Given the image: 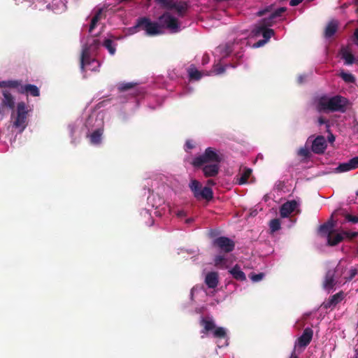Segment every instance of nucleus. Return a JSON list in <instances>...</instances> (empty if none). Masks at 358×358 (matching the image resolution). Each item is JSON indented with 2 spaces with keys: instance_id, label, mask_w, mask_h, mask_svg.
Masks as SVG:
<instances>
[{
  "instance_id": "1",
  "label": "nucleus",
  "mask_w": 358,
  "mask_h": 358,
  "mask_svg": "<svg viewBox=\"0 0 358 358\" xmlns=\"http://www.w3.org/2000/svg\"><path fill=\"white\" fill-rule=\"evenodd\" d=\"M349 105L347 98L341 95H335L331 97L322 96L317 101V110L320 111L345 113Z\"/></svg>"
},
{
  "instance_id": "2",
  "label": "nucleus",
  "mask_w": 358,
  "mask_h": 358,
  "mask_svg": "<svg viewBox=\"0 0 358 358\" xmlns=\"http://www.w3.org/2000/svg\"><path fill=\"white\" fill-rule=\"evenodd\" d=\"M28 113L26 103L22 101L17 104L16 112L11 115L13 127L19 133L22 132L28 125Z\"/></svg>"
},
{
  "instance_id": "3",
  "label": "nucleus",
  "mask_w": 358,
  "mask_h": 358,
  "mask_svg": "<svg viewBox=\"0 0 358 358\" xmlns=\"http://www.w3.org/2000/svg\"><path fill=\"white\" fill-rule=\"evenodd\" d=\"M222 160V156L214 148H207L203 154L195 157L192 164L196 168H200L206 164L220 163Z\"/></svg>"
},
{
  "instance_id": "4",
  "label": "nucleus",
  "mask_w": 358,
  "mask_h": 358,
  "mask_svg": "<svg viewBox=\"0 0 358 358\" xmlns=\"http://www.w3.org/2000/svg\"><path fill=\"white\" fill-rule=\"evenodd\" d=\"M1 87H13L17 93L30 94L32 96H38L40 94L38 88L31 84L22 85L20 80H9L0 81Z\"/></svg>"
},
{
  "instance_id": "5",
  "label": "nucleus",
  "mask_w": 358,
  "mask_h": 358,
  "mask_svg": "<svg viewBox=\"0 0 358 358\" xmlns=\"http://www.w3.org/2000/svg\"><path fill=\"white\" fill-rule=\"evenodd\" d=\"M99 46L100 41L92 38L91 42H89L83 47L80 57V69L83 73L85 72V66L90 65L91 62H98L96 59L90 57V54L96 52L99 48Z\"/></svg>"
},
{
  "instance_id": "6",
  "label": "nucleus",
  "mask_w": 358,
  "mask_h": 358,
  "mask_svg": "<svg viewBox=\"0 0 358 358\" xmlns=\"http://www.w3.org/2000/svg\"><path fill=\"white\" fill-rule=\"evenodd\" d=\"M133 29H134L136 31L141 29L144 30L146 35L151 36L161 33L159 24L157 22H152L147 17H139L136 20V23L134 26Z\"/></svg>"
},
{
  "instance_id": "7",
  "label": "nucleus",
  "mask_w": 358,
  "mask_h": 358,
  "mask_svg": "<svg viewBox=\"0 0 358 358\" xmlns=\"http://www.w3.org/2000/svg\"><path fill=\"white\" fill-rule=\"evenodd\" d=\"M189 187L196 199L210 201L213 199V191L209 187H202V184L196 179H192Z\"/></svg>"
},
{
  "instance_id": "8",
  "label": "nucleus",
  "mask_w": 358,
  "mask_h": 358,
  "mask_svg": "<svg viewBox=\"0 0 358 358\" xmlns=\"http://www.w3.org/2000/svg\"><path fill=\"white\" fill-rule=\"evenodd\" d=\"M201 325L203 327V334H207L212 331L214 338H224L227 337V331L224 327H215V323L212 319L203 317L201 320Z\"/></svg>"
},
{
  "instance_id": "9",
  "label": "nucleus",
  "mask_w": 358,
  "mask_h": 358,
  "mask_svg": "<svg viewBox=\"0 0 358 358\" xmlns=\"http://www.w3.org/2000/svg\"><path fill=\"white\" fill-rule=\"evenodd\" d=\"M212 247L220 253H229L234 250L236 243L229 238L219 236L212 241Z\"/></svg>"
},
{
  "instance_id": "10",
  "label": "nucleus",
  "mask_w": 358,
  "mask_h": 358,
  "mask_svg": "<svg viewBox=\"0 0 358 358\" xmlns=\"http://www.w3.org/2000/svg\"><path fill=\"white\" fill-rule=\"evenodd\" d=\"M273 6H267L266 8L261 9L257 12V15L259 17H262L268 13H271L268 17H265L262 20L264 24L273 25L275 20L278 17H281L282 13L286 10L285 7H280L274 11H273Z\"/></svg>"
},
{
  "instance_id": "11",
  "label": "nucleus",
  "mask_w": 358,
  "mask_h": 358,
  "mask_svg": "<svg viewBox=\"0 0 358 358\" xmlns=\"http://www.w3.org/2000/svg\"><path fill=\"white\" fill-rule=\"evenodd\" d=\"M162 8L175 9L179 15L182 16L187 10V4L185 3H177L173 0H155Z\"/></svg>"
},
{
  "instance_id": "12",
  "label": "nucleus",
  "mask_w": 358,
  "mask_h": 358,
  "mask_svg": "<svg viewBox=\"0 0 358 358\" xmlns=\"http://www.w3.org/2000/svg\"><path fill=\"white\" fill-rule=\"evenodd\" d=\"M159 24L172 31H176L178 28V22L176 18L173 17L169 13H164L158 18Z\"/></svg>"
},
{
  "instance_id": "13",
  "label": "nucleus",
  "mask_w": 358,
  "mask_h": 358,
  "mask_svg": "<svg viewBox=\"0 0 358 358\" xmlns=\"http://www.w3.org/2000/svg\"><path fill=\"white\" fill-rule=\"evenodd\" d=\"M3 98L1 99V105L3 107L9 108L13 110L15 108V97L12 94L11 90H14L10 87H1Z\"/></svg>"
},
{
  "instance_id": "14",
  "label": "nucleus",
  "mask_w": 358,
  "mask_h": 358,
  "mask_svg": "<svg viewBox=\"0 0 358 358\" xmlns=\"http://www.w3.org/2000/svg\"><path fill=\"white\" fill-rule=\"evenodd\" d=\"M313 336V330L310 327H306L303 330L302 334L296 340L294 344V348L296 349L297 346L306 348L310 343Z\"/></svg>"
},
{
  "instance_id": "15",
  "label": "nucleus",
  "mask_w": 358,
  "mask_h": 358,
  "mask_svg": "<svg viewBox=\"0 0 358 358\" xmlns=\"http://www.w3.org/2000/svg\"><path fill=\"white\" fill-rule=\"evenodd\" d=\"M267 27H271V25L264 24L261 20L259 24L256 26L255 34L256 36L262 35L264 41H268L271 37L274 36L275 31L272 29L267 28Z\"/></svg>"
},
{
  "instance_id": "16",
  "label": "nucleus",
  "mask_w": 358,
  "mask_h": 358,
  "mask_svg": "<svg viewBox=\"0 0 358 358\" xmlns=\"http://www.w3.org/2000/svg\"><path fill=\"white\" fill-rule=\"evenodd\" d=\"M345 294L342 291L334 294L333 296H331L328 300L324 301L323 303L321 304V307L325 310L333 309L343 300Z\"/></svg>"
},
{
  "instance_id": "17",
  "label": "nucleus",
  "mask_w": 358,
  "mask_h": 358,
  "mask_svg": "<svg viewBox=\"0 0 358 358\" xmlns=\"http://www.w3.org/2000/svg\"><path fill=\"white\" fill-rule=\"evenodd\" d=\"M327 141H326L324 136H318L313 141L312 151L315 154L320 155V154L324 152V151L327 148Z\"/></svg>"
},
{
  "instance_id": "18",
  "label": "nucleus",
  "mask_w": 358,
  "mask_h": 358,
  "mask_svg": "<svg viewBox=\"0 0 358 358\" xmlns=\"http://www.w3.org/2000/svg\"><path fill=\"white\" fill-rule=\"evenodd\" d=\"M220 163H210L202 166L204 176L206 178L216 177L220 173Z\"/></svg>"
},
{
  "instance_id": "19",
  "label": "nucleus",
  "mask_w": 358,
  "mask_h": 358,
  "mask_svg": "<svg viewBox=\"0 0 358 358\" xmlns=\"http://www.w3.org/2000/svg\"><path fill=\"white\" fill-rule=\"evenodd\" d=\"M338 271V268L334 269H329L325 275V279L323 282V287L326 290H331L336 283L335 279L336 273Z\"/></svg>"
},
{
  "instance_id": "20",
  "label": "nucleus",
  "mask_w": 358,
  "mask_h": 358,
  "mask_svg": "<svg viewBox=\"0 0 358 358\" xmlns=\"http://www.w3.org/2000/svg\"><path fill=\"white\" fill-rule=\"evenodd\" d=\"M298 203L295 200L288 201L284 203L280 208L281 217H287L297 208Z\"/></svg>"
},
{
  "instance_id": "21",
  "label": "nucleus",
  "mask_w": 358,
  "mask_h": 358,
  "mask_svg": "<svg viewBox=\"0 0 358 358\" xmlns=\"http://www.w3.org/2000/svg\"><path fill=\"white\" fill-rule=\"evenodd\" d=\"M338 27V22L336 20H331L327 24L324 29V36L326 38H331L337 31Z\"/></svg>"
},
{
  "instance_id": "22",
  "label": "nucleus",
  "mask_w": 358,
  "mask_h": 358,
  "mask_svg": "<svg viewBox=\"0 0 358 358\" xmlns=\"http://www.w3.org/2000/svg\"><path fill=\"white\" fill-rule=\"evenodd\" d=\"M205 282L208 288L214 289L219 284V275L216 272H210L206 276Z\"/></svg>"
},
{
  "instance_id": "23",
  "label": "nucleus",
  "mask_w": 358,
  "mask_h": 358,
  "mask_svg": "<svg viewBox=\"0 0 358 358\" xmlns=\"http://www.w3.org/2000/svg\"><path fill=\"white\" fill-rule=\"evenodd\" d=\"M229 273L231 274L232 278L236 279L237 280L244 281L246 280V277L245 273L241 271V267L238 264H236L233 268H231Z\"/></svg>"
},
{
  "instance_id": "24",
  "label": "nucleus",
  "mask_w": 358,
  "mask_h": 358,
  "mask_svg": "<svg viewBox=\"0 0 358 358\" xmlns=\"http://www.w3.org/2000/svg\"><path fill=\"white\" fill-rule=\"evenodd\" d=\"M252 173V170L249 168H244L243 173H240L236 179L238 185L245 184L249 176Z\"/></svg>"
},
{
  "instance_id": "25",
  "label": "nucleus",
  "mask_w": 358,
  "mask_h": 358,
  "mask_svg": "<svg viewBox=\"0 0 358 358\" xmlns=\"http://www.w3.org/2000/svg\"><path fill=\"white\" fill-rule=\"evenodd\" d=\"M333 228V224L331 222L324 223V224L320 225L318 232L321 236H326L331 234Z\"/></svg>"
},
{
  "instance_id": "26",
  "label": "nucleus",
  "mask_w": 358,
  "mask_h": 358,
  "mask_svg": "<svg viewBox=\"0 0 358 358\" xmlns=\"http://www.w3.org/2000/svg\"><path fill=\"white\" fill-rule=\"evenodd\" d=\"M328 238V244L330 245H336V244L342 242L343 240V236L338 233H333L329 234Z\"/></svg>"
},
{
  "instance_id": "27",
  "label": "nucleus",
  "mask_w": 358,
  "mask_h": 358,
  "mask_svg": "<svg viewBox=\"0 0 358 358\" xmlns=\"http://www.w3.org/2000/svg\"><path fill=\"white\" fill-rule=\"evenodd\" d=\"M340 54H341L342 58L345 59V64L350 65L353 64L355 57L350 52L345 48H343L341 50H340Z\"/></svg>"
},
{
  "instance_id": "28",
  "label": "nucleus",
  "mask_w": 358,
  "mask_h": 358,
  "mask_svg": "<svg viewBox=\"0 0 358 358\" xmlns=\"http://www.w3.org/2000/svg\"><path fill=\"white\" fill-rule=\"evenodd\" d=\"M101 15H102V9L100 8L97 10L96 14H94V16L92 17L90 24V27H89V32L90 33H91L92 31V30L94 29V27H96L97 23L101 20Z\"/></svg>"
},
{
  "instance_id": "29",
  "label": "nucleus",
  "mask_w": 358,
  "mask_h": 358,
  "mask_svg": "<svg viewBox=\"0 0 358 358\" xmlns=\"http://www.w3.org/2000/svg\"><path fill=\"white\" fill-rule=\"evenodd\" d=\"M103 45L107 49L110 55H114L116 52V44L113 41L107 38L103 41Z\"/></svg>"
},
{
  "instance_id": "30",
  "label": "nucleus",
  "mask_w": 358,
  "mask_h": 358,
  "mask_svg": "<svg viewBox=\"0 0 358 358\" xmlns=\"http://www.w3.org/2000/svg\"><path fill=\"white\" fill-rule=\"evenodd\" d=\"M354 170L351 164V160H348L347 162L341 163L336 168V171L338 173H343Z\"/></svg>"
},
{
  "instance_id": "31",
  "label": "nucleus",
  "mask_w": 358,
  "mask_h": 358,
  "mask_svg": "<svg viewBox=\"0 0 358 358\" xmlns=\"http://www.w3.org/2000/svg\"><path fill=\"white\" fill-rule=\"evenodd\" d=\"M102 132L100 129H96L90 135L91 143L98 144L101 141Z\"/></svg>"
},
{
  "instance_id": "32",
  "label": "nucleus",
  "mask_w": 358,
  "mask_h": 358,
  "mask_svg": "<svg viewBox=\"0 0 358 358\" xmlns=\"http://www.w3.org/2000/svg\"><path fill=\"white\" fill-rule=\"evenodd\" d=\"M188 73L189 78L192 80H199L202 76L201 73L195 69H189Z\"/></svg>"
},
{
  "instance_id": "33",
  "label": "nucleus",
  "mask_w": 358,
  "mask_h": 358,
  "mask_svg": "<svg viewBox=\"0 0 358 358\" xmlns=\"http://www.w3.org/2000/svg\"><path fill=\"white\" fill-rule=\"evenodd\" d=\"M340 77L348 83H353L355 81V76L350 73L342 72L340 73Z\"/></svg>"
},
{
  "instance_id": "34",
  "label": "nucleus",
  "mask_w": 358,
  "mask_h": 358,
  "mask_svg": "<svg viewBox=\"0 0 358 358\" xmlns=\"http://www.w3.org/2000/svg\"><path fill=\"white\" fill-rule=\"evenodd\" d=\"M134 86L135 84L133 83H122L119 85L118 90L120 92H126L134 88Z\"/></svg>"
},
{
  "instance_id": "35",
  "label": "nucleus",
  "mask_w": 358,
  "mask_h": 358,
  "mask_svg": "<svg viewBox=\"0 0 358 358\" xmlns=\"http://www.w3.org/2000/svg\"><path fill=\"white\" fill-rule=\"evenodd\" d=\"M280 229V222L278 219H273L270 221V229L276 231Z\"/></svg>"
},
{
  "instance_id": "36",
  "label": "nucleus",
  "mask_w": 358,
  "mask_h": 358,
  "mask_svg": "<svg viewBox=\"0 0 358 358\" xmlns=\"http://www.w3.org/2000/svg\"><path fill=\"white\" fill-rule=\"evenodd\" d=\"M222 254V253H220V255L214 257V264L217 266L223 264L226 261L224 256Z\"/></svg>"
},
{
  "instance_id": "37",
  "label": "nucleus",
  "mask_w": 358,
  "mask_h": 358,
  "mask_svg": "<svg viewBox=\"0 0 358 358\" xmlns=\"http://www.w3.org/2000/svg\"><path fill=\"white\" fill-rule=\"evenodd\" d=\"M213 71L215 74L220 75L225 71V68L222 65L217 64L213 66Z\"/></svg>"
},
{
  "instance_id": "38",
  "label": "nucleus",
  "mask_w": 358,
  "mask_h": 358,
  "mask_svg": "<svg viewBox=\"0 0 358 358\" xmlns=\"http://www.w3.org/2000/svg\"><path fill=\"white\" fill-rule=\"evenodd\" d=\"M345 219L353 224L358 223V216L357 215H352L350 214H347L345 215Z\"/></svg>"
},
{
  "instance_id": "39",
  "label": "nucleus",
  "mask_w": 358,
  "mask_h": 358,
  "mask_svg": "<svg viewBox=\"0 0 358 358\" xmlns=\"http://www.w3.org/2000/svg\"><path fill=\"white\" fill-rule=\"evenodd\" d=\"M264 273H260L259 274H252V275H250V279H252V281L258 282L264 278Z\"/></svg>"
},
{
  "instance_id": "40",
  "label": "nucleus",
  "mask_w": 358,
  "mask_h": 358,
  "mask_svg": "<svg viewBox=\"0 0 358 358\" xmlns=\"http://www.w3.org/2000/svg\"><path fill=\"white\" fill-rule=\"evenodd\" d=\"M220 234V231L217 229H210L208 231V237L213 240L217 238V235Z\"/></svg>"
},
{
  "instance_id": "41",
  "label": "nucleus",
  "mask_w": 358,
  "mask_h": 358,
  "mask_svg": "<svg viewBox=\"0 0 358 358\" xmlns=\"http://www.w3.org/2000/svg\"><path fill=\"white\" fill-rule=\"evenodd\" d=\"M350 160H351V164L352 165L353 169H357L358 168V157H353Z\"/></svg>"
},
{
  "instance_id": "42",
  "label": "nucleus",
  "mask_w": 358,
  "mask_h": 358,
  "mask_svg": "<svg viewBox=\"0 0 358 358\" xmlns=\"http://www.w3.org/2000/svg\"><path fill=\"white\" fill-rule=\"evenodd\" d=\"M267 41H264V39L263 40H260L259 41H257L255 44H254V47L255 48H260L262 46H263L265 43H266Z\"/></svg>"
},
{
  "instance_id": "43",
  "label": "nucleus",
  "mask_w": 358,
  "mask_h": 358,
  "mask_svg": "<svg viewBox=\"0 0 358 358\" xmlns=\"http://www.w3.org/2000/svg\"><path fill=\"white\" fill-rule=\"evenodd\" d=\"M299 154L301 155V156H303L305 157H307L309 155V152L307 149H301L299 150Z\"/></svg>"
},
{
  "instance_id": "44",
  "label": "nucleus",
  "mask_w": 358,
  "mask_h": 358,
  "mask_svg": "<svg viewBox=\"0 0 358 358\" xmlns=\"http://www.w3.org/2000/svg\"><path fill=\"white\" fill-rule=\"evenodd\" d=\"M303 0H291L290 6H296L302 2Z\"/></svg>"
},
{
  "instance_id": "45",
  "label": "nucleus",
  "mask_w": 358,
  "mask_h": 358,
  "mask_svg": "<svg viewBox=\"0 0 358 358\" xmlns=\"http://www.w3.org/2000/svg\"><path fill=\"white\" fill-rule=\"evenodd\" d=\"M345 234L350 238H354L357 236L358 233L357 232H347V233H345Z\"/></svg>"
},
{
  "instance_id": "46",
  "label": "nucleus",
  "mask_w": 358,
  "mask_h": 358,
  "mask_svg": "<svg viewBox=\"0 0 358 358\" xmlns=\"http://www.w3.org/2000/svg\"><path fill=\"white\" fill-rule=\"evenodd\" d=\"M355 43L358 46V29H356L354 32Z\"/></svg>"
},
{
  "instance_id": "47",
  "label": "nucleus",
  "mask_w": 358,
  "mask_h": 358,
  "mask_svg": "<svg viewBox=\"0 0 358 358\" xmlns=\"http://www.w3.org/2000/svg\"><path fill=\"white\" fill-rule=\"evenodd\" d=\"M317 122H318L319 125H323L327 123V120H325V118H324L322 117H320L318 118Z\"/></svg>"
},
{
  "instance_id": "48",
  "label": "nucleus",
  "mask_w": 358,
  "mask_h": 358,
  "mask_svg": "<svg viewBox=\"0 0 358 358\" xmlns=\"http://www.w3.org/2000/svg\"><path fill=\"white\" fill-rule=\"evenodd\" d=\"M356 274H357V271L355 269L350 270V276L349 277V280L352 279L353 277H355Z\"/></svg>"
},
{
  "instance_id": "49",
  "label": "nucleus",
  "mask_w": 358,
  "mask_h": 358,
  "mask_svg": "<svg viewBox=\"0 0 358 358\" xmlns=\"http://www.w3.org/2000/svg\"><path fill=\"white\" fill-rule=\"evenodd\" d=\"M207 185L209 186H213L215 185V182L213 179H208L207 180Z\"/></svg>"
},
{
  "instance_id": "50",
  "label": "nucleus",
  "mask_w": 358,
  "mask_h": 358,
  "mask_svg": "<svg viewBox=\"0 0 358 358\" xmlns=\"http://www.w3.org/2000/svg\"><path fill=\"white\" fill-rule=\"evenodd\" d=\"M289 358H298V356H297V355L296 353L295 348H294V350H293V351H292Z\"/></svg>"
},
{
  "instance_id": "51",
  "label": "nucleus",
  "mask_w": 358,
  "mask_h": 358,
  "mask_svg": "<svg viewBox=\"0 0 358 358\" xmlns=\"http://www.w3.org/2000/svg\"><path fill=\"white\" fill-rule=\"evenodd\" d=\"M209 60V57L208 56H203V63H207Z\"/></svg>"
},
{
  "instance_id": "52",
  "label": "nucleus",
  "mask_w": 358,
  "mask_h": 358,
  "mask_svg": "<svg viewBox=\"0 0 358 358\" xmlns=\"http://www.w3.org/2000/svg\"><path fill=\"white\" fill-rule=\"evenodd\" d=\"M186 145L189 149H192L193 148V145L191 144L189 141L186 142Z\"/></svg>"
},
{
  "instance_id": "53",
  "label": "nucleus",
  "mask_w": 358,
  "mask_h": 358,
  "mask_svg": "<svg viewBox=\"0 0 358 358\" xmlns=\"http://www.w3.org/2000/svg\"><path fill=\"white\" fill-rule=\"evenodd\" d=\"M353 358H358V349L355 350V355Z\"/></svg>"
},
{
  "instance_id": "54",
  "label": "nucleus",
  "mask_w": 358,
  "mask_h": 358,
  "mask_svg": "<svg viewBox=\"0 0 358 358\" xmlns=\"http://www.w3.org/2000/svg\"><path fill=\"white\" fill-rule=\"evenodd\" d=\"M303 77L302 76H300L299 78H298V82L299 83H301L303 82Z\"/></svg>"
},
{
  "instance_id": "55",
  "label": "nucleus",
  "mask_w": 358,
  "mask_h": 358,
  "mask_svg": "<svg viewBox=\"0 0 358 358\" xmlns=\"http://www.w3.org/2000/svg\"><path fill=\"white\" fill-rule=\"evenodd\" d=\"M334 139H335V138H334V136L333 135H331V137H329V141H330V142H333V141H334Z\"/></svg>"
},
{
  "instance_id": "56",
  "label": "nucleus",
  "mask_w": 358,
  "mask_h": 358,
  "mask_svg": "<svg viewBox=\"0 0 358 358\" xmlns=\"http://www.w3.org/2000/svg\"><path fill=\"white\" fill-rule=\"evenodd\" d=\"M229 0H215V2H224V1H228Z\"/></svg>"
},
{
  "instance_id": "57",
  "label": "nucleus",
  "mask_w": 358,
  "mask_h": 358,
  "mask_svg": "<svg viewBox=\"0 0 358 358\" xmlns=\"http://www.w3.org/2000/svg\"><path fill=\"white\" fill-rule=\"evenodd\" d=\"M350 3H345V4L343 6V8H348V6H350Z\"/></svg>"
},
{
  "instance_id": "58",
  "label": "nucleus",
  "mask_w": 358,
  "mask_h": 358,
  "mask_svg": "<svg viewBox=\"0 0 358 358\" xmlns=\"http://www.w3.org/2000/svg\"><path fill=\"white\" fill-rule=\"evenodd\" d=\"M354 3L358 5V0H352Z\"/></svg>"
},
{
  "instance_id": "59",
  "label": "nucleus",
  "mask_w": 358,
  "mask_h": 358,
  "mask_svg": "<svg viewBox=\"0 0 358 358\" xmlns=\"http://www.w3.org/2000/svg\"><path fill=\"white\" fill-rule=\"evenodd\" d=\"M127 0H119L120 2L126 1Z\"/></svg>"
},
{
  "instance_id": "60",
  "label": "nucleus",
  "mask_w": 358,
  "mask_h": 358,
  "mask_svg": "<svg viewBox=\"0 0 358 358\" xmlns=\"http://www.w3.org/2000/svg\"><path fill=\"white\" fill-rule=\"evenodd\" d=\"M356 13H358V8L355 10Z\"/></svg>"
},
{
  "instance_id": "61",
  "label": "nucleus",
  "mask_w": 358,
  "mask_h": 358,
  "mask_svg": "<svg viewBox=\"0 0 358 358\" xmlns=\"http://www.w3.org/2000/svg\"><path fill=\"white\" fill-rule=\"evenodd\" d=\"M356 194L358 196V192H356Z\"/></svg>"
}]
</instances>
